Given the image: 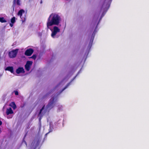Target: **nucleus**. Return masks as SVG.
Returning <instances> with one entry per match:
<instances>
[{
	"instance_id": "1",
	"label": "nucleus",
	"mask_w": 149,
	"mask_h": 149,
	"mask_svg": "<svg viewBox=\"0 0 149 149\" xmlns=\"http://www.w3.org/2000/svg\"><path fill=\"white\" fill-rule=\"evenodd\" d=\"M61 18L57 14H51L48 19L47 22V27H49L53 25H58L60 22Z\"/></svg>"
},
{
	"instance_id": "2",
	"label": "nucleus",
	"mask_w": 149,
	"mask_h": 149,
	"mask_svg": "<svg viewBox=\"0 0 149 149\" xmlns=\"http://www.w3.org/2000/svg\"><path fill=\"white\" fill-rule=\"evenodd\" d=\"M55 98L53 97L50 100L49 102L45 108V110L47 111L52 109L55 104Z\"/></svg>"
},
{
	"instance_id": "3",
	"label": "nucleus",
	"mask_w": 149,
	"mask_h": 149,
	"mask_svg": "<svg viewBox=\"0 0 149 149\" xmlns=\"http://www.w3.org/2000/svg\"><path fill=\"white\" fill-rule=\"evenodd\" d=\"M18 50L19 49H17L9 52L8 53V55L10 58H15L17 56Z\"/></svg>"
},
{
	"instance_id": "4",
	"label": "nucleus",
	"mask_w": 149,
	"mask_h": 149,
	"mask_svg": "<svg viewBox=\"0 0 149 149\" xmlns=\"http://www.w3.org/2000/svg\"><path fill=\"white\" fill-rule=\"evenodd\" d=\"M53 31H52L51 36L53 38H54V36L56 35L58 32H60V29L56 26H54L53 28Z\"/></svg>"
},
{
	"instance_id": "5",
	"label": "nucleus",
	"mask_w": 149,
	"mask_h": 149,
	"mask_svg": "<svg viewBox=\"0 0 149 149\" xmlns=\"http://www.w3.org/2000/svg\"><path fill=\"white\" fill-rule=\"evenodd\" d=\"M33 62L31 61H27L26 64L25 65V69L27 71H29L31 68V65Z\"/></svg>"
},
{
	"instance_id": "6",
	"label": "nucleus",
	"mask_w": 149,
	"mask_h": 149,
	"mask_svg": "<svg viewBox=\"0 0 149 149\" xmlns=\"http://www.w3.org/2000/svg\"><path fill=\"white\" fill-rule=\"evenodd\" d=\"M33 50L31 48L27 49L24 53V54L26 56H31L33 52Z\"/></svg>"
},
{
	"instance_id": "7",
	"label": "nucleus",
	"mask_w": 149,
	"mask_h": 149,
	"mask_svg": "<svg viewBox=\"0 0 149 149\" xmlns=\"http://www.w3.org/2000/svg\"><path fill=\"white\" fill-rule=\"evenodd\" d=\"M24 70L22 67H19L16 70V72L18 74L21 73H24Z\"/></svg>"
},
{
	"instance_id": "8",
	"label": "nucleus",
	"mask_w": 149,
	"mask_h": 149,
	"mask_svg": "<svg viewBox=\"0 0 149 149\" xmlns=\"http://www.w3.org/2000/svg\"><path fill=\"white\" fill-rule=\"evenodd\" d=\"M16 3L18 6H20V0H14L13 2V10L14 9L15 7V5Z\"/></svg>"
},
{
	"instance_id": "9",
	"label": "nucleus",
	"mask_w": 149,
	"mask_h": 149,
	"mask_svg": "<svg viewBox=\"0 0 149 149\" xmlns=\"http://www.w3.org/2000/svg\"><path fill=\"white\" fill-rule=\"evenodd\" d=\"M5 70L10 71L12 73H14L13 68L12 66H8L5 69Z\"/></svg>"
},
{
	"instance_id": "10",
	"label": "nucleus",
	"mask_w": 149,
	"mask_h": 149,
	"mask_svg": "<svg viewBox=\"0 0 149 149\" xmlns=\"http://www.w3.org/2000/svg\"><path fill=\"white\" fill-rule=\"evenodd\" d=\"M39 113L38 114V117H39V122L40 123H41V120L42 119L43 116L44 115V113L45 112H39Z\"/></svg>"
},
{
	"instance_id": "11",
	"label": "nucleus",
	"mask_w": 149,
	"mask_h": 149,
	"mask_svg": "<svg viewBox=\"0 0 149 149\" xmlns=\"http://www.w3.org/2000/svg\"><path fill=\"white\" fill-rule=\"evenodd\" d=\"M7 115V118H12L14 112H6Z\"/></svg>"
},
{
	"instance_id": "12",
	"label": "nucleus",
	"mask_w": 149,
	"mask_h": 149,
	"mask_svg": "<svg viewBox=\"0 0 149 149\" xmlns=\"http://www.w3.org/2000/svg\"><path fill=\"white\" fill-rule=\"evenodd\" d=\"M24 13V11L23 9H21L17 13V15L20 16L21 18L22 15V13Z\"/></svg>"
},
{
	"instance_id": "13",
	"label": "nucleus",
	"mask_w": 149,
	"mask_h": 149,
	"mask_svg": "<svg viewBox=\"0 0 149 149\" xmlns=\"http://www.w3.org/2000/svg\"><path fill=\"white\" fill-rule=\"evenodd\" d=\"M10 106L12 107L14 109L16 108V106L14 102H12L10 104Z\"/></svg>"
},
{
	"instance_id": "14",
	"label": "nucleus",
	"mask_w": 149,
	"mask_h": 149,
	"mask_svg": "<svg viewBox=\"0 0 149 149\" xmlns=\"http://www.w3.org/2000/svg\"><path fill=\"white\" fill-rule=\"evenodd\" d=\"M0 22L1 23H4L6 22L7 21L4 17H0Z\"/></svg>"
},
{
	"instance_id": "15",
	"label": "nucleus",
	"mask_w": 149,
	"mask_h": 149,
	"mask_svg": "<svg viewBox=\"0 0 149 149\" xmlns=\"http://www.w3.org/2000/svg\"><path fill=\"white\" fill-rule=\"evenodd\" d=\"M15 22V17H13L11 19V23L14 24Z\"/></svg>"
},
{
	"instance_id": "16",
	"label": "nucleus",
	"mask_w": 149,
	"mask_h": 149,
	"mask_svg": "<svg viewBox=\"0 0 149 149\" xmlns=\"http://www.w3.org/2000/svg\"><path fill=\"white\" fill-rule=\"evenodd\" d=\"M6 112H13V111L11 107H9L7 109Z\"/></svg>"
},
{
	"instance_id": "17",
	"label": "nucleus",
	"mask_w": 149,
	"mask_h": 149,
	"mask_svg": "<svg viewBox=\"0 0 149 149\" xmlns=\"http://www.w3.org/2000/svg\"><path fill=\"white\" fill-rule=\"evenodd\" d=\"M36 54H33V56L31 57V58H33L34 60H35L36 58Z\"/></svg>"
},
{
	"instance_id": "18",
	"label": "nucleus",
	"mask_w": 149,
	"mask_h": 149,
	"mask_svg": "<svg viewBox=\"0 0 149 149\" xmlns=\"http://www.w3.org/2000/svg\"><path fill=\"white\" fill-rule=\"evenodd\" d=\"M45 105H44L43 107H42V108L40 109V111L39 112H42V111L44 109V108H45Z\"/></svg>"
},
{
	"instance_id": "19",
	"label": "nucleus",
	"mask_w": 149,
	"mask_h": 149,
	"mask_svg": "<svg viewBox=\"0 0 149 149\" xmlns=\"http://www.w3.org/2000/svg\"><path fill=\"white\" fill-rule=\"evenodd\" d=\"M15 93L16 95H18V92L17 91H15Z\"/></svg>"
},
{
	"instance_id": "20",
	"label": "nucleus",
	"mask_w": 149,
	"mask_h": 149,
	"mask_svg": "<svg viewBox=\"0 0 149 149\" xmlns=\"http://www.w3.org/2000/svg\"><path fill=\"white\" fill-rule=\"evenodd\" d=\"M13 24L12 23H10V26L11 27H12L13 26Z\"/></svg>"
},
{
	"instance_id": "21",
	"label": "nucleus",
	"mask_w": 149,
	"mask_h": 149,
	"mask_svg": "<svg viewBox=\"0 0 149 149\" xmlns=\"http://www.w3.org/2000/svg\"><path fill=\"white\" fill-rule=\"evenodd\" d=\"M52 131V130H50L46 134H45V135H47L49 133H50V132H51Z\"/></svg>"
},
{
	"instance_id": "22",
	"label": "nucleus",
	"mask_w": 149,
	"mask_h": 149,
	"mask_svg": "<svg viewBox=\"0 0 149 149\" xmlns=\"http://www.w3.org/2000/svg\"><path fill=\"white\" fill-rule=\"evenodd\" d=\"M68 86V85H67L63 89V90L65 89L66 88H67V87Z\"/></svg>"
},
{
	"instance_id": "23",
	"label": "nucleus",
	"mask_w": 149,
	"mask_h": 149,
	"mask_svg": "<svg viewBox=\"0 0 149 149\" xmlns=\"http://www.w3.org/2000/svg\"><path fill=\"white\" fill-rule=\"evenodd\" d=\"M2 124V121L0 120V125H1Z\"/></svg>"
},
{
	"instance_id": "24",
	"label": "nucleus",
	"mask_w": 149,
	"mask_h": 149,
	"mask_svg": "<svg viewBox=\"0 0 149 149\" xmlns=\"http://www.w3.org/2000/svg\"><path fill=\"white\" fill-rule=\"evenodd\" d=\"M104 16V14H102L101 16V19Z\"/></svg>"
},
{
	"instance_id": "25",
	"label": "nucleus",
	"mask_w": 149,
	"mask_h": 149,
	"mask_svg": "<svg viewBox=\"0 0 149 149\" xmlns=\"http://www.w3.org/2000/svg\"><path fill=\"white\" fill-rule=\"evenodd\" d=\"M42 3V1H40V3Z\"/></svg>"
},
{
	"instance_id": "26",
	"label": "nucleus",
	"mask_w": 149,
	"mask_h": 149,
	"mask_svg": "<svg viewBox=\"0 0 149 149\" xmlns=\"http://www.w3.org/2000/svg\"><path fill=\"white\" fill-rule=\"evenodd\" d=\"M1 131L0 130V133H1Z\"/></svg>"
}]
</instances>
